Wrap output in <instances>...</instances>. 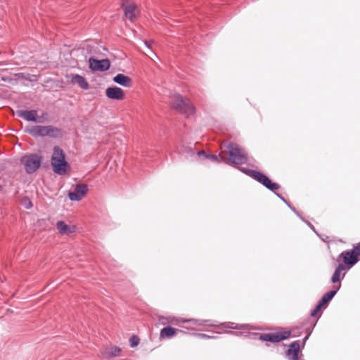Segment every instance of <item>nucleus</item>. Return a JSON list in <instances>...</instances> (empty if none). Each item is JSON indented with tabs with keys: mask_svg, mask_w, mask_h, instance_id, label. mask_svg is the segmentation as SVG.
Masks as SVG:
<instances>
[{
	"mask_svg": "<svg viewBox=\"0 0 360 360\" xmlns=\"http://www.w3.org/2000/svg\"><path fill=\"white\" fill-rule=\"evenodd\" d=\"M51 165L53 171L59 175L65 174L70 167L68 162L65 160V153L58 146L53 148Z\"/></svg>",
	"mask_w": 360,
	"mask_h": 360,
	"instance_id": "obj_2",
	"label": "nucleus"
},
{
	"mask_svg": "<svg viewBox=\"0 0 360 360\" xmlns=\"http://www.w3.org/2000/svg\"><path fill=\"white\" fill-rule=\"evenodd\" d=\"M318 313H319V312H317V311H316V309H314V310H312V311H311V316H316L317 315V314H318Z\"/></svg>",
	"mask_w": 360,
	"mask_h": 360,
	"instance_id": "obj_28",
	"label": "nucleus"
},
{
	"mask_svg": "<svg viewBox=\"0 0 360 360\" xmlns=\"http://www.w3.org/2000/svg\"><path fill=\"white\" fill-rule=\"evenodd\" d=\"M352 250L353 253L355 254L357 259L359 260L360 259V243L354 246Z\"/></svg>",
	"mask_w": 360,
	"mask_h": 360,
	"instance_id": "obj_24",
	"label": "nucleus"
},
{
	"mask_svg": "<svg viewBox=\"0 0 360 360\" xmlns=\"http://www.w3.org/2000/svg\"><path fill=\"white\" fill-rule=\"evenodd\" d=\"M120 348L116 346H110L103 349L102 351V356L104 358L117 356L120 354Z\"/></svg>",
	"mask_w": 360,
	"mask_h": 360,
	"instance_id": "obj_16",
	"label": "nucleus"
},
{
	"mask_svg": "<svg viewBox=\"0 0 360 360\" xmlns=\"http://www.w3.org/2000/svg\"><path fill=\"white\" fill-rule=\"evenodd\" d=\"M205 155V152H204V151H199V152H198V155H199V156H200V155Z\"/></svg>",
	"mask_w": 360,
	"mask_h": 360,
	"instance_id": "obj_29",
	"label": "nucleus"
},
{
	"mask_svg": "<svg viewBox=\"0 0 360 360\" xmlns=\"http://www.w3.org/2000/svg\"><path fill=\"white\" fill-rule=\"evenodd\" d=\"M89 68L94 71H105L109 69L110 63L109 60H96L94 58H89Z\"/></svg>",
	"mask_w": 360,
	"mask_h": 360,
	"instance_id": "obj_9",
	"label": "nucleus"
},
{
	"mask_svg": "<svg viewBox=\"0 0 360 360\" xmlns=\"http://www.w3.org/2000/svg\"><path fill=\"white\" fill-rule=\"evenodd\" d=\"M300 350V345L299 343L294 342L290 345V348L288 351V355L292 356V359L293 360L297 359L298 352Z\"/></svg>",
	"mask_w": 360,
	"mask_h": 360,
	"instance_id": "obj_19",
	"label": "nucleus"
},
{
	"mask_svg": "<svg viewBox=\"0 0 360 360\" xmlns=\"http://www.w3.org/2000/svg\"><path fill=\"white\" fill-rule=\"evenodd\" d=\"M209 158L214 161H218V157L216 155H210Z\"/></svg>",
	"mask_w": 360,
	"mask_h": 360,
	"instance_id": "obj_27",
	"label": "nucleus"
},
{
	"mask_svg": "<svg viewBox=\"0 0 360 360\" xmlns=\"http://www.w3.org/2000/svg\"><path fill=\"white\" fill-rule=\"evenodd\" d=\"M88 187L86 184H78L74 191L69 193L68 196L71 200L79 201L86 195Z\"/></svg>",
	"mask_w": 360,
	"mask_h": 360,
	"instance_id": "obj_10",
	"label": "nucleus"
},
{
	"mask_svg": "<svg viewBox=\"0 0 360 360\" xmlns=\"http://www.w3.org/2000/svg\"><path fill=\"white\" fill-rule=\"evenodd\" d=\"M113 81L125 87H130L132 84L131 79L123 74H117L116 76L113 77Z\"/></svg>",
	"mask_w": 360,
	"mask_h": 360,
	"instance_id": "obj_14",
	"label": "nucleus"
},
{
	"mask_svg": "<svg viewBox=\"0 0 360 360\" xmlns=\"http://www.w3.org/2000/svg\"><path fill=\"white\" fill-rule=\"evenodd\" d=\"M71 82L73 84H77L79 87H81L82 89H83L84 90H87L89 89V84L88 82L84 77H82L81 75H72V77L71 78Z\"/></svg>",
	"mask_w": 360,
	"mask_h": 360,
	"instance_id": "obj_17",
	"label": "nucleus"
},
{
	"mask_svg": "<svg viewBox=\"0 0 360 360\" xmlns=\"http://www.w3.org/2000/svg\"><path fill=\"white\" fill-rule=\"evenodd\" d=\"M345 269V268L344 264H340L338 265V266L335 269V272H334V274H333V275L332 276V278H331V281H332L333 283H336V282H338L340 281L341 273Z\"/></svg>",
	"mask_w": 360,
	"mask_h": 360,
	"instance_id": "obj_20",
	"label": "nucleus"
},
{
	"mask_svg": "<svg viewBox=\"0 0 360 360\" xmlns=\"http://www.w3.org/2000/svg\"><path fill=\"white\" fill-rule=\"evenodd\" d=\"M122 7L125 17L129 20L133 21L136 18L139 11L136 4L131 0H122Z\"/></svg>",
	"mask_w": 360,
	"mask_h": 360,
	"instance_id": "obj_7",
	"label": "nucleus"
},
{
	"mask_svg": "<svg viewBox=\"0 0 360 360\" xmlns=\"http://www.w3.org/2000/svg\"><path fill=\"white\" fill-rule=\"evenodd\" d=\"M30 133L35 136H56L59 134V130L52 126H34L30 130Z\"/></svg>",
	"mask_w": 360,
	"mask_h": 360,
	"instance_id": "obj_6",
	"label": "nucleus"
},
{
	"mask_svg": "<svg viewBox=\"0 0 360 360\" xmlns=\"http://www.w3.org/2000/svg\"><path fill=\"white\" fill-rule=\"evenodd\" d=\"M17 115L29 122H41V120H37V111L20 110L16 112Z\"/></svg>",
	"mask_w": 360,
	"mask_h": 360,
	"instance_id": "obj_12",
	"label": "nucleus"
},
{
	"mask_svg": "<svg viewBox=\"0 0 360 360\" xmlns=\"http://www.w3.org/2000/svg\"><path fill=\"white\" fill-rule=\"evenodd\" d=\"M20 162L24 165L25 171L31 174L40 167L41 158L36 154H30L22 157Z\"/></svg>",
	"mask_w": 360,
	"mask_h": 360,
	"instance_id": "obj_4",
	"label": "nucleus"
},
{
	"mask_svg": "<svg viewBox=\"0 0 360 360\" xmlns=\"http://www.w3.org/2000/svg\"><path fill=\"white\" fill-rule=\"evenodd\" d=\"M197 335L202 338H209V336L207 335L204 334V333H199Z\"/></svg>",
	"mask_w": 360,
	"mask_h": 360,
	"instance_id": "obj_26",
	"label": "nucleus"
},
{
	"mask_svg": "<svg viewBox=\"0 0 360 360\" xmlns=\"http://www.w3.org/2000/svg\"><path fill=\"white\" fill-rule=\"evenodd\" d=\"M290 335V331H283L272 333L262 334L260 336L261 340L272 342H278L287 339Z\"/></svg>",
	"mask_w": 360,
	"mask_h": 360,
	"instance_id": "obj_8",
	"label": "nucleus"
},
{
	"mask_svg": "<svg viewBox=\"0 0 360 360\" xmlns=\"http://www.w3.org/2000/svg\"><path fill=\"white\" fill-rule=\"evenodd\" d=\"M186 321H192V322H197V320H195V319H189V320H185V319H176V318H172V317H169L167 319V323H180V322H186Z\"/></svg>",
	"mask_w": 360,
	"mask_h": 360,
	"instance_id": "obj_22",
	"label": "nucleus"
},
{
	"mask_svg": "<svg viewBox=\"0 0 360 360\" xmlns=\"http://www.w3.org/2000/svg\"><path fill=\"white\" fill-rule=\"evenodd\" d=\"M340 257L342 258L344 264L349 266L348 268L354 266L359 261L352 250L342 252Z\"/></svg>",
	"mask_w": 360,
	"mask_h": 360,
	"instance_id": "obj_13",
	"label": "nucleus"
},
{
	"mask_svg": "<svg viewBox=\"0 0 360 360\" xmlns=\"http://www.w3.org/2000/svg\"><path fill=\"white\" fill-rule=\"evenodd\" d=\"M178 330L176 328L167 326L160 330V336L161 338H170L174 336Z\"/></svg>",
	"mask_w": 360,
	"mask_h": 360,
	"instance_id": "obj_18",
	"label": "nucleus"
},
{
	"mask_svg": "<svg viewBox=\"0 0 360 360\" xmlns=\"http://www.w3.org/2000/svg\"><path fill=\"white\" fill-rule=\"evenodd\" d=\"M172 108L187 117L193 115L195 108L188 98H184L180 94H174L171 97Z\"/></svg>",
	"mask_w": 360,
	"mask_h": 360,
	"instance_id": "obj_3",
	"label": "nucleus"
},
{
	"mask_svg": "<svg viewBox=\"0 0 360 360\" xmlns=\"http://www.w3.org/2000/svg\"><path fill=\"white\" fill-rule=\"evenodd\" d=\"M336 290H330L327 293L323 295V296L322 297L319 302H321L323 305L328 304L336 294Z\"/></svg>",
	"mask_w": 360,
	"mask_h": 360,
	"instance_id": "obj_21",
	"label": "nucleus"
},
{
	"mask_svg": "<svg viewBox=\"0 0 360 360\" xmlns=\"http://www.w3.org/2000/svg\"><path fill=\"white\" fill-rule=\"evenodd\" d=\"M56 227L61 234H70L75 231L76 227L73 225H68L63 221L56 223Z\"/></svg>",
	"mask_w": 360,
	"mask_h": 360,
	"instance_id": "obj_15",
	"label": "nucleus"
},
{
	"mask_svg": "<svg viewBox=\"0 0 360 360\" xmlns=\"http://www.w3.org/2000/svg\"><path fill=\"white\" fill-rule=\"evenodd\" d=\"M130 345L131 347L137 346L140 342V339L137 335H132L129 339Z\"/></svg>",
	"mask_w": 360,
	"mask_h": 360,
	"instance_id": "obj_23",
	"label": "nucleus"
},
{
	"mask_svg": "<svg viewBox=\"0 0 360 360\" xmlns=\"http://www.w3.org/2000/svg\"><path fill=\"white\" fill-rule=\"evenodd\" d=\"M222 147L224 149L219 156L224 161L231 165H242L247 162L246 153L238 144L230 143Z\"/></svg>",
	"mask_w": 360,
	"mask_h": 360,
	"instance_id": "obj_1",
	"label": "nucleus"
},
{
	"mask_svg": "<svg viewBox=\"0 0 360 360\" xmlns=\"http://www.w3.org/2000/svg\"><path fill=\"white\" fill-rule=\"evenodd\" d=\"M106 96L111 100L122 101L125 98L124 91L120 87L111 86L105 90Z\"/></svg>",
	"mask_w": 360,
	"mask_h": 360,
	"instance_id": "obj_11",
	"label": "nucleus"
},
{
	"mask_svg": "<svg viewBox=\"0 0 360 360\" xmlns=\"http://www.w3.org/2000/svg\"><path fill=\"white\" fill-rule=\"evenodd\" d=\"M31 206H32V203H31V202H29L27 204V206H26V207L30 208V207H31Z\"/></svg>",
	"mask_w": 360,
	"mask_h": 360,
	"instance_id": "obj_30",
	"label": "nucleus"
},
{
	"mask_svg": "<svg viewBox=\"0 0 360 360\" xmlns=\"http://www.w3.org/2000/svg\"><path fill=\"white\" fill-rule=\"evenodd\" d=\"M323 306H324V305H323L321 302H319L318 304L316 305V308H315L316 311L317 312H319V311L321 310V309H322V307H323Z\"/></svg>",
	"mask_w": 360,
	"mask_h": 360,
	"instance_id": "obj_25",
	"label": "nucleus"
},
{
	"mask_svg": "<svg viewBox=\"0 0 360 360\" xmlns=\"http://www.w3.org/2000/svg\"><path fill=\"white\" fill-rule=\"evenodd\" d=\"M245 172L271 191H275L280 188L278 184L272 182L268 176L259 172L247 169Z\"/></svg>",
	"mask_w": 360,
	"mask_h": 360,
	"instance_id": "obj_5",
	"label": "nucleus"
}]
</instances>
